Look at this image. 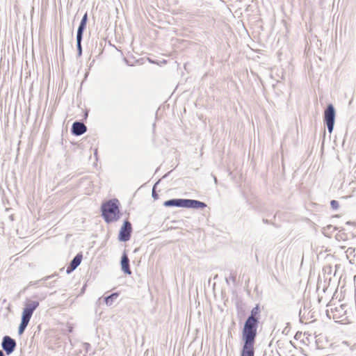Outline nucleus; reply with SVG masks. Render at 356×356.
I'll list each match as a JSON object with an SVG mask.
<instances>
[{"instance_id": "nucleus-1", "label": "nucleus", "mask_w": 356, "mask_h": 356, "mask_svg": "<svg viewBox=\"0 0 356 356\" xmlns=\"http://www.w3.org/2000/svg\"><path fill=\"white\" fill-rule=\"evenodd\" d=\"M120 202L118 199H111L103 202L101 206L102 216L106 223L118 221L120 218Z\"/></svg>"}, {"instance_id": "nucleus-2", "label": "nucleus", "mask_w": 356, "mask_h": 356, "mask_svg": "<svg viewBox=\"0 0 356 356\" xmlns=\"http://www.w3.org/2000/svg\"><path fill=\"white\" fill-rule=\"evenodd\" d=\"M259 321L248 319L244 322L242 329L241 339L242 341L255 342L257 336V329L259 327Z\"/></svg>"}, {"instance_id": "nucleus-3", "label": "nucleus", "mask_w": 356, "mask_h": 356, "mask_svg": "<svg viewBox=\"0 0 356 356\" xmlns=\"http://www.w3.org/2000/svg\"><path fill=\"white\" fill-rule=\"evenodd\" d=\"M336 118V110L332 104H328L323 113V122L327 128L330 134H332L334 129Z\"/></svg>"}, {"instance_id": "nucleus-4", "label": "nucleus", "mask_w": 356, "mask_h": 356, "mask_svg": "<svg viewBox=\"0 0 356 356\" xmlns=\"http://www.w3.org/2000/svg\"><path fill=\"white\" fill-rule=\"evenodd\" d=\"M132 231L133 229L131 223L129 221L128 219H126L119 231L118 237L119 241L127 242L129 241L131 236Z\"/></svg>"}, {"instance_id": "nucleus-5", "label": "nucleus", "mask_w": 356, "mask_h": 356, "mask_svg": "<svg viewBox=\"0 0 356 356\" xmlns=\"http://www.w3.org/2000/svg\"><path fill=\"white\" fill-rule=\"evenodd\" d=\"M1 345L3 352L4 351L7 355H10L15 351L17 342L11 337L5 335L2 339Z\"/></svg>"}, {"instance_id": "nucleus-6", "label": "nucleus", "mask_w": 356, "mask_h": 356, "mask_svg": "<svg viewBox=\"0 0 356 356\" xmlns=\"http://www.w3.org/2000/svg\"><path fill=\"white\" fill-rule=\"evenodd\" d=\"M38 301L29 300L25 304L21 317L30 321L34 311L38 307Z\"/></svg>"}, {"instance_id": "nucleus-7", "label": "nucleus", "mask_w": 356, "mask_h": 356, "mask_svg": "<svg viewBox=\"0 0 356 356\" xmlns=\"http://www.w3.org/2000/svg\"><path fill=\"white\" fill-rule=\"evenodd\" d=\"M87 131V127L80 120L73 122L71 128V133L75 136H79Z\"/></svg>"}, {"instance_id": "nucleus-8", "label": "nucleus", "mask_w": 356, "mask_h": 356, "mask_svg": "<svg viewBox=\"0 0 356 356\" xmlns=\"http://www.w3.org/2000/svg\"><path fill=\"white\" fill-rule=\"evenodd\" d=\"M254 343L252 341H243L240 356H254Z\"/></svg>"}, {"instance_id": "nucleus-9", "label": "nucleus", "mask_w": 356, "mask_h": 356, "mask_svg": "<svg viewBox=\"0 0 356 356\" xmlns=\"http://www.w3.org/2000/svg\"><path fill=\"white\" fill-rule=\"evenodd\" d=\"M129 262H130V261H129L128 254L127 253V251L124 250V252L122 254V257H121V259H120V266H121L122 271L124 274L129 275H130L132 273L131 268H130Z\"/></svg>"}, {"instance_id": "nucleus-10", "label": "nucleus", "mask_w": 356, "mask_h": 356, "mask_svg": "<svg viewBox=\"0 0 356 356\" xmlns=\"http://www.w3.org/2000/svg\"><path fill=\"white\" fill-rule=\"evenodd\" d=\"M83 259V254L81 252H79L75 257L71 260L69 265L66 268L67 274L72 273L81 263Z\"/></svg>"}, {"instance_id": "nucleus-11", "label": "nucleus", "mask_w": 356, "mask_h": 356, "mask_svg": "<svg viewBox=\"0 0 356 356\" xmlns=\"http://www.w3.org/2000/svg\"><path fill=\"white\" fill-rule=\"evenodd\" d=\"M207 207V204L197 200L186 199L185 207L187 209H203Z\"/></svg>"}, {"instance_id": "nucleus-12", "label": "nucleus", "mask_w": 356, "mask_h": 356, "mask_svg": "<svg viewBox=\"0 0 356 356\" xmlns=\"http://www.w3.org/2000/svg\"><path fill=\"white\" fill-rule=\"evenodd\" d=\"M186 199L183 198H173L166 200L163 202V205L165 207H181L184 208Z\"/></svg>"}, {"instance_id": "nucleus-13", "label": "nucleus", "mask_w": 356, "mask_h": 356, "mask_svg": "<svg viewBox=\"0 0 356 356\" xmlns=\"http://www.w3.org/2000/svg\"><path fill=\"white\" fill-rule=\"evenodd\" d=\"M88 21V13L86 12L85 14L83 15V16L82 17V19H81V22L78 26L76 36H78V37L83 36V33L86 29V25H87Z\"/></svg>"}, {"instance_id": "nucleus-14", "label": "nucleus", "mask_w": 356, "mask_h": 356, "mask_svg": "<svg viewBox=\"0 0 356 356\" xmlns=\"http://www.w3.org/2000/svg\"><path fill=\"white\" fill-rule=\"evenodd\" d=\"M261 314V308L259 304H257L255 307H254L251 311L250 315L247 318L254 320V321H259Z\"/></svg>"}, {"instance_id": "nucleus-15", "label": "nucleus", "mask_w": 356, "mask_h": 356, "mask_svg": "<svg viewBox=\"0 0 356 356\" xmlns=\"http://www.w3.org/2000/svg\"><path fill=\"white\" fill-rule=\"evenodd\" d=\"M119 296L118 292L112 293L111 295L104 297V301L108 306H111L115 300Z\"/></svg>"}, {"instance_id": "nucleus-16", "label": "nucleus", "mask_w": 356, "mask_h": 356, "mask_svg": "<svg viewBox=\"0 0 356 356\" xmlns=\"http://www.w3.org/2000/svg\"><path fill=\"white\" fill-rule=\"evenodd\" d=\"M29 321H29L28 319L21 317V322L19 325L18 330H17L19 335H22L24 332L26 327L28 326V325L29 323Z\"/></svg>"}, {"instance_id": "nucleus-17", "label": "nucleus", "mask_w": 356, "mask_h": 356, "mask_svg": "<svg viewBox=\"0 0 356 356\" xmlns=\"http://www.w3.org/2000/svg\"><path fill=\"white\" fill-rule=\"evenodd\" d=\"M82 40H83V37L76 36L77 57H81L82 56V53H83V49H82V45H81Z\"/></svg>"}, {"instance_id": "nucleus-18", "label": "nucleus", "mask_w": 356, "mask_h": 356, "mask_svg": "<svg viewBox=\"0 0 356 356\" xmlns=\"http://www.w3.org/2000/svg\"><path fill=\"white\" fill-rule=\"evenodd\" d=\"M343 230L344 229H341L339 231V233L336 235V238L337 240H340V239H342V240H346L347 239V236L346 234L343 232Z\"/></svg>"}, {"instance_id": "nucleus-19", "label": "nucleus", "mask_w": 356, "mask_h": 356, "mask_svg": "<svg viewBox=\"0 0 356 356\" xmlns=\"http://www.w3.org/2000/svg\"><path fill=\"white\" fill-rule=\"evenodd\" d=\"M339 229L338 227H334L332 225H328L326 227H323V234L325 235V232H330V233L333 232L334 230Z\"/></svg>"}, {"instance_id": "nucleus-20", "label": "nucleus", "mask_w": 356, "mask_h": 356, "mask_svg": "<svg viewBox=\"0 0 356 356\" xmlns=\"http://www.w3.org/2000/svg\"><path fill=\"white\" fill-rule=\"evenodd\" d=\"M55 275H49V276H46L43 278H42L41 280H39L35 282H30L29 283V286L31 285H34V284H38L40 281H46V280H48L49 279L51 278L52 277H54Z\"/></svg>"}, {"instance_id": "nucleus-21", "label": "nucleus", "mask_w": 356, "mask_h": 356, "mask_svg": "<svg viewBox=\"0 0 356 356\" xmlns=\"http://www.w3.org/2000/svg\"><path fill=\"white\" fill-rule=\"evenodd\" d=\"M330 206H331V208L334 210H337L339 209V202L337 200H331L330 202Z\"/></svg>"}, {"instance_id": "nucleus-22", "label": "nucleus", "mask_w": 356, "mask_h": 356, "mask_svg": "<svg viewBox=\"0 0 356 356\" xmlns=\"http://www.w3.org/2000/svg\"><path fill=\"white\" fill-rule=\"evenodd\" d=\"M157 184H158V182H156V183L154 185V186H153V188H152V197H153L154 200H157V199H159V195H158V193H156V185H157Z\"/></svg>"}, {"instance_id": "nucleus-23", "label": "nucleus", "mask_w": 356, "mask_h": 356, "mask_svg": "<svg viewBox=\"0 0 356 356\" xmlns=\"http://www.w3.org/2000/svg\"><path fill=\"white\" fill-rule=\"evenodd\" d=\"M234 284L236 282V273H231L229 277Z\"/></svg>"}, {"instance_id": "nucleus-24", "label": "nucleus", "mask_w": 356, "mask_h": 356, "mask_svg": "<svg viewBox=\"0 0 356 356\" xmlns=\"http://www.w3.org/2000/svg\"><path fill=\"white\" fill-rule=\"evenodd\" d=\"M263 356H280L278 353L274 354L272 351L270 353H267L266 352H264V354Z\"/></svg>"}, {"instance_id": "nucleus-25", "label": "nucleus", "mask_w": 356, "mask_h": 356, "mask_svg": "<svg viewBox=\"0 0 356 356\" xmlns=\"http://www.w3.org/2000/svg\"><path fill=\"white\" fill-rule=\"evenodd\" d=\"M263 222L265 224H272V222L270 220H268V219H265V218L263 219ZM273 225H274V223H273Z\"/></svg>"}, {"instance_id": "nucleus-26", "label": "nucleus", "mask_w": 356, "mask_h": 356, "mask_svg": "<svg viewBox=\"0 0 356 356\" xmlns=\"http://www.w3.org/2000/svg\"><path fill=\"white\" fill-rule=\"evenodd\" d=\"M86 285H84L82 289H81V293H83L85 290H86Z\"/></svg>"}, {"instance_id": "nucleus-27", "label": "nucleus", "mask_w": 356, "mask_h": 356, "mask_svg": "<svg viewBox=\"0 0 356 356\" xmlns=\"http://www.w3.org/2000/svg\"><path fill=\"white\" fill-rule=\"evenodd\" d=\"M213 179H214V182H215V184H217V183H218V179H217V178H216V176H214V175H213Z\"/></svg>"}, {"instance_id": "nucleus-28", "label": "nucleus", "mask_w": 356, "mask_h": 356, "mask_svg": "<svg viewBox=\"0 0 356 356\" xmlns=\"http://www.w3.org/2000/svg\"><path fill=\"white\" fill-rule=\"evenodd\" d=\"M346 224V225H353V224H355V222H351V221H347Z\"/></svg>"}, {"instance_id": "nucleus-29", "label": "nucleus", "mask_w": 356, "mask_h": 356, "mask_svg": "<svg viewBox=\"0 0 356 356\" xmlns=\"http://www.w3.org/2000/svg\"><path fill=\"white\" fill-rule=\"evenodd\" d=\"M0 356H6L3 352V350H0Z\"/></svg>"}, {"instance_id": "nucleus-30", "label": "nucleus", "mask_w": 356, "mask_h": 356, "mask_svg": "<svg viewBox=\"0 0 356 356\" xmlns=\"http://www.w3.org/2000/svg\"><path fill=\"white\" fill-rule=\"evenodd\" d=\"M226 282L229 284L228 278H226Z\"/></svg>"}]
</instances>
